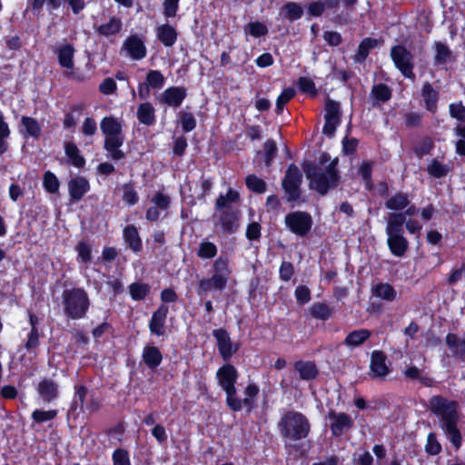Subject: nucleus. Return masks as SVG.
Returning <instances> with one entry per match:
<instances>
[{"label":"nucleus","mask_w":465,"mask_h":465,"mask_svg":"<svg viewBox=\"0 0 465 465\" xmlns=\"http://www.w3.org/2000/svg\"><path fill=\"white\" fill-rule=\"evenodd\" d=\"M337 164L338 158L331 160L327 153L320 155L318 163H304L303 172L310 181V188L321 195H325L329 190L336 188L340 180Z\"/></svg>","instance_id":"obj_1"},{"label":"nucleus","mask_w":465,"mask_h":465,"mask_svg":"<svg viewBox=\"0 0 465 465\" xmlns=\"http://www.w3.org/2000/svg\"><path fill=\"white\" fill-rule=\"evenodd\" d=\"M428 407L433 414L440 418V428L456 449H459L461 444V434L457 428L458 403L455 401L436 395L429 400Z\"/></svg>","instance_id":"obj_2"},{"label":"nucleus","mask_w":465,"mask_h":465,"mask_svg":"<svg viewBox=\"0 0 465 465\" xmlns=\"http://www.w3.org/2000/svg\"><path fill=\"white\" fill-rule=\"evenodd\" d=\"M277 428L285 444L305 439L311 431V423L302 412L287 411L282 413Z\"/></svg>","instance_id":"obj_3"},{"label":"nucleus","mask_w":465,"mask_h":465,"mask_svg":"<svg viewBox=\"0 0 465 465\" xmlns=\"http://www.w3.org/2000/svg\"><path fill=\"white\" fill-rule=\"evenodd\" d=\"M100 127L105 137L104 148L111 159L119 161L124 158L125 153L120 149L124 142L121 123L114 117H104L101 121Z\"/></svg>","instance_id":"obj_4"},{"label":"nucleus","mask_w":465,"mask_h":465,"mask_svg":"<svg viewBox=\"0 0 465 465\" xmlns=\"http://www.w3.org/2000/svg\"><path fill=\"white\" fill-rule=\"evenodd\" d=\"M216 378L220 387L226 393V403L233 411L242 410V401L236 397L235 383L238 378L236 369L231 364H225L218 369Z\"/></svg>","instance_id":"obj_5"},{"label":"nucleus","mask_w":465,"mask_h":465,"mask_svg":"<svg viewBox=\"0 0 465 465\" xmlns=\"http://www.w3.org/2000/svg\"><path fill=\"white\" fill-rule=\"evenodd\" d=\"M385 232L390 252L396 257H403L409 248V242L404 237L401 218L400 216L388 217Z\"/></svg>","instance_id":"obj_6"},{"label":"nucleus","mask_w":465,"mask_h":465,"mask_svg":"<svg viewBox=\"0 0 465 465\" xmlns=\"http://www.w3.org/2000/svg\"><path fill=\"white\" fill-rule=\"evenodd\" d=\"M64 313L71 319H82L89 307V298L83 289L64 291L63 293Z\"/></svg>","instance_id":"obj_7"},{"label":"nucleus","mask_w":465,"mask_h":465,"mask_svg":"<svg viewBox=\"0 0 465 465\" xmlns=\"http://www.w3.org/2000/svg\"><path fill=\"white\" fill-rule=\"evenodd\" d=\"M302 181V175L295 164H291L282 179V185L287 194V201H296L301 194L300 185Z\"/></svg>","instance_id":"obj_8"},{"label":"nucleus","mask_w":465,"mask_h":465,"mask_svg":"<svg viewBox=\"0 0 465 465\" xmlns=\"http://www.w3.org/2000/svg\"><path fill=\"white\" fill-rule=\"evenodd\" d=\"M284 222L292 232L301 237L306 236L312 225L311 215L300 211L288 213Z\"/></svg>","instance_id":"obj_9"},{"label":"nucleus","mask_w":465,"mask_h":465,"mask_svg":"<svg viewBox=\"0 0 465 465\" xmlns=\"http://www.w3.org/2000/svg\"><path fill=\"white\" fill-rule=\"evenodd\" d=\"M391 57L395 66L407 78H414L412 54L402 45H395L391 49Z\"/></svg>","instance_id":"obj_10"},{"label":"nucleus","mask_w":465,"mask_h":465,"mask_svg":"<svg viewBox=\"0 0 465 465\" xmlns=\"http://www.w3.org/2000/svg\"><path fill=\"white\" fill-rule=\"evenodd\" d=\"M39 398L44 403H50L59 396V385L51 378H44L36 387Z\"/></svg>","instance_id":"obj_11"},{"label":"nucleus","mask_w":465,"mask_h":465,"mask_svg":"<svg viewBox=\"0 0 465 465\" xmlns=\"http://www.w3.org/2000/svg\"><path fill=\"white\" fill-rule=\"evenodd\" d=\"M329 418L331 420V430L332 435L335 437L341 436L343 432L349 430L353 425L351 418L343 412L336 413L331 411L329 413Z\"/></svg>","instance_id":"obj_12"},{"label":"nucleus","mask_w":465,"mask_h":465,"mask_svg":"<svg viewBox=\"0 0 465 465\" xmlns=\"http://www.w3.org/2000/svg\"><path fill=\"white\" fill-rule=\"evenodd\" d=\"M168 307L166 305H160L159 308L153 313L149 322V330L152 334L156 336H163L165 333V321L168 314Z\"/></svg>","instance_id":"obj_13"},{"label":"nucleus","mask_w":465,"mask_h":465,"mask_svg":"<svg viewBox=\"0 0 465 465\" xmlns=\"http://www.w3.org/2000/svg\"><path fill=\"white\" fill-rule=\"evenodd\" d=\"M186 96L184 87H169L159 96V102L172 107H178Z\"/></svg>","instance_id":"obj_14"},{"label":"nucleus","mask_w":465,"mask_h":465,"mask_svg":"<svg viewBox=\"0 0 465 465\" xmlns=\"http://www.w3.org/2000/svg\"><path fill=\"white\" fill-rule=\"evenodd\" d=\"M213 336L217 341L218 350L223 358L224 360L230 359L232 353L236 351L237 347H232L229 333L223 329H218L213 331Z\"/></svg>","instance_id":"obj_15"},{"label":"nucleus","mask_w":465,"mask_h":465,"mask_svg":"<svg viewBox=\"0 0 465 465\" xmlns=\"http://www.w3.org/2000/svg\"><path fill=\"white\" fill-rule=\"evenodd\" d=\"M385 361L386 356L382 351H372L370 363L372 378H383L389 373V368Z\"/></svg>","instance_id":"obj_16"},{"label":"nucleus","mask_w":465,"mask_h":465,"mask_svg":"<svg viewBox=\"0 0 465 465\" xmlns=\"http://www.w3.org/2000/svg\"><path fill=\"white\" fill-rule=\"evenodd\" d=\"M219 214L215 213L214 217H218L222 229L224 232H233L237 228V215L231 208L218 209Z\"/></svg>","instance_id":"obj_17"},{"label":"nucleus","mask_w":465,"mask_h":465,"mask_svg":"<svg viewBox=\"0 0 465 465\" xmlns=\"http://www.w3.org/2000/svg\"><path fill=\"white\" fill-rule=\"evenodd\" d=\"M88 181L82 176L75 177L68 183L69 194L72 200L78 202L89 191Z\"/></svg>","instance_id":"obj_18"},{"label":"nucleus","mask_w":465,"mask_h":465,"mask_svg":"<svg viewBox=\"0 0 465 465\" xmlns=\"http://www.w3.org/2000/svg\"><path fill=\"white\" fill-rule=\"evenodd\" d=\"M227 282L213 275L211 278H202L197 283V294L200 297L206 295L212 290L222 291L225 288Z\"/></svg>","instance_id":"obj_19"},{"label":"nucleus","mask_w":465,"mask_h":465,"mask_svg":"<svg viewBox=\"0 0 465 465\" xmlns=\"http://www.w3.org/2000/svg\"><path fill=\"white\" fill-rule=\"evenodd\" d=\"M124 47L133 59L140 60L146 55L144 44L137 35H132L127 38Z\"/></svg>","instance_id":"obj_20"},{"label":"nucleus","mask_w":465,"mask_h":465,"mask_svg":"<svg viewBox=\"0 0 465 465\" xmlns=\"http://www.w3.org/2000/svg\"><path fill=\"white\" fill-rule=\"evenodd\" d=\"M446 344L455 357L465 361V338H460L455 333L446 336Z\"/></svg>","instance_id":"obj_21"},{"label":"nucleus","mask_w":465,"mask_h":465,"mask_svg":"<svg viewBox=\"0 0 465 465\" xmlns=\"http://www.w3.org/2000/svg\"><path fill=\"white\" fill-rule=\"evenodd\" d=\"M156 35L159 41L166 47L173 46L177 40L175 28L168 24L157 26Z\"/></svg>","instance_id":"obj_22"},{"label":"nucleus","mask_w":465,"mask_h":465,"mask_svg":"<svg viewBox=\"0 0 465 465\" xmlns=\"http://www.w3.org/2000/svg\"><path fill=\"white\" fill-rule=\"evenodd\" d=\"M411 203L409 195L404 193H397L391 196L385 202V207L393 211L392 213H401Z\"/></svg>","instance_id":"obj_23"},{"label":"nucleus","mask_w":465,"mask_h":465,"mask_svg":"<svg viewBox=\"0 0 465 465\" xmlns=\"http://www.w3.org/2000/svg\"><path fill=\"white\" fill-rule=\"evenodd\" d=\"M294 369L299 372L300 378L306 381L315 379L319 373L313 361H298L294 363Z\"/></svg>","instance_id":"obj_24"},{"label":"nucleus","mask_w":465,"mask_h":465,"mask_svg":"<svg viewBox=\"0 0 465 465\" xmlns=\"http://www.w3.org/2000/svg\"><path fill=\"white\" fill-rule=\"evenodd\" d=\"M57 57L59 64L66 69L74 68V49L71 45H64L60 46L57 51Z\"/></svg>","instance_id":"obj_25"},{"label":"nucleus","mask_w":465,"mask_h":465,"mask_svg":"<svg viewBox=\"0 0 465 465\" xmlns=\"http://www.w3.org/2000/svg\"><path fill=\"white\" fill-rule=\"evenodd\" d=\"M64 153L67 156L69 163L77 168L84 165L85 160L80 153L78 147L72 142L64 143Z\"/></svg>","instance_id":"obj_26"},{"label":"nucleus","mask_w":465,"mask_h":465,"mask_svg":"<svg viewBox=\"0 0 465 465\" xmlns=\"http://www.w3.org/2000/svg\"><path fill=\"white\" fill-rule=\"evenodd\" d=\"M371 337V331L367 329L355 330L350 332L345 340L344 344L348 347H358L364 343Z\"/></svg>","instance_id":"obj_27"},{"label":"nucleus","mask_w":465,"mask_h":465,"mask_svg":"<svg viewBox=\"0 0 465 465\" xmlns=\"http://www.w3.org/2000/svg\"><path fill=\"white\" fill-rule=\"evenodd\" d=\"M143 359L149 368L154 369L162 362L163 356L157 347L148 346L143 350Z\"/></svg>","instance_id":"obj_28"},{"label":"nucleus","mask_w":465,"mask_h":465,"mask_svg":"<svg viewBox=\"0 0 465 465\" xmlns=\"http://www.w3.org/2000/svg\"><path fill=\"white\" fill-rule=\"evenodd\" d=\"M124 238L134 252H139L141 250L142 240L135 226L129 225L125 227L124 230Z\"/></svg>","instance_id":"obj_29"},{"label":"nucleus","mask_w":465,"mask_h":465,"mask_svg":"<svg viewBox=\"0 0 465 465\" xmlns=\"http://www.w3.org/2000/svg\"><path fill=\"white\" fill-rule=\"evenodd\" d=\"M213 183L208 180H202L200 183H195L190 185V190L193 191L191 194V203H194L195 200H202L210 192Z\"/></svg>","instance_id":"obj_30"},{"label":"nucleus","mask_w":465,"mask_h":465,"mask_svg":"<svg viewBox=\"0 0 465 465\" xmlns=\"http://www.w3.org/2000/svg\"><path fill=\"white\" fill-rule=\"evenodd\" d=\"M421 96L425 102L426 108L430 112H434L437 108L438 93L430 83L423 84Z\"/></svg>","instance_id":"obj_31"},{"label":"nucleus","mask_w":465,"mask_h":465,"mask_svg":"<svg viewBox=\"0 0 465 465\" xmlns=\"http://www.w3.org/2000/svg\"><path fill=\"white\" fill-rule=\"evenodd\" d=\"M371 96L374 99L372 105L375 106L377 103H385L391 97V90L385 84H374L371 91Z\"/></svg>","instance_id":"obj_32"},{"label":"nucleus","mask_w":465,"mask_h":465,"mask_svg":"<svg viewBox=\"0 0 465 465\" xmlns=\"http://www.w3.org/2000/svg\"><path fill=\"white\" fill-rule=\"evenodd\" d=\"M137 118L140 123L145 125H151L155 120L154 108L150 103L140 104L137 110Z\"/></svg>","instance_id":"obj_33"},{"label":"nucleus","mask_w":465,"mask_h":465,"mask_svg":"<svg viewBox=\"0 0 465 465\" xmlns=\"http://www.w3.org/2000/svg\"><path fill=\"white\" fill-rule=\"evenodd\" d=\"M434 64H445L451 57V51L449 46L441 42L434 43Z\"/></svg>","instance_id":"obj_34"},{"label":"nucleus","mask_w":465,"mask_h":465,"mask_svg":"<svg viewBox=\"0 0 465 465\" xmlns=\"http://www.w3.org/2000/svg\"><path fill=\"white\" fill-rule=\"evenodd\" d=\"M378 45V40L376 39H372V38H365L363 39L359 47H358V51L355 54V61L358 62V63H361L363 62L366 57L368 56L370 51L374 48L375 46H377Z\"/></svg>","instance_id":"obj_35"},{"label":"nucleus","mask_w":465,"mask_h":465,"mask_svg":"<svg viewBox=\"0 0 465 465\" xmlns=\"http://www.w3.org/2000/svg\"><path fill=\"white\" fill-rule=\"evenodd\" d=\"M448 164H443L437 159H432L427 167L428 173L434 178H441L450 172Z\"/></svg>","instance_id":"obj_36"},{"label":"nucleus","mask_w":465,"mask_h":465,"mask_svg":"<svg viewBox=\"0 0 465 465\" xmlns=\"http://www.w3.org/2000/svg\"><path fill=\"white\" fill-rule=\"evenodd\" d=\"M282 13L288 20L294 21L300 19L302 16L303 9L299 4L289 2L282 6Z\"/></svg>","instance_id":"obj_37"},{"label":"nucleus","mask_w":465,"mask_h":465,"mask_svg":"<svg viewBox=\"0 0 465 465\" xmlns=\"http://www.w3.org/2000/svg\"><path fill=\"white\" fill-rule=\"evenodd\" d=\"M374 295L382 300L391 302L396 298L397 292L389 283H379L374 288Z\"/></svg>","instance_id":"obj_38"},{"label":"nucleus","mask_w":465,"mask_h":465,"mask_svg":"<svg viewBox=\"0 0 465 465\" xmlns=\"http://www.w3.org/2000/svg\"><path fill=\"white\" fill-rule=\"evenodd\" d=\"M214 276L219 277L220 279L225 281L227 282L230 270L228 266V260L226 258L219 257L213 264Z\"/></svg>","instance_id":"obj_39"},{"label":"nucleus","mask_w":465,"mask_h":465,"mask_svg":"<svg viewBox=\"0 0 465 465\" xmlns=\"http://www.w3.org/2000/svg\"><path fill=\"white\" fill-rule=\"evenodd\" d=\"M121 26V20L116 17H112L107 23L101 25L97 31L102 35L109 36L118 33Z\"/></svg>","instance_id":"obj_40"},{"label":"nucleus","mask_w":465,"mask_h":465,"mask_svg":"<svg viewBox=\"0 0 465 465\" xmlns=\"http://www.w3.org/2000/svg\"><path fill=\"white\" fill-rule=\"evenodd\" d=\"M310 312L313 318L322 321L328 320L332 314L330 307L322 302L312 304L310 307Z\"/></svg>","instance_id":"obj_41"},{"label":"nucleus","mask_w":465,"mask_h":465,"mask_svg":"<svg viewBox=\"0 0 465 465\" xmlns=\"http://www.w3.org/2000/svg\"><path fill=\"white\" fill-rule=\"evenodd\" d=\"M146 84L148 86L145 87L146 94L149 91V87L152 88H162L164 84V77L160 71L151 70L146 75Z\"/></svg>","instance_id":"obj_42"},{"label":"nucleus","mask_w":465,"mask_h":465,"mask_svg":"<svg viewBox=\"0 0 465 465\" xmlns=\"http://www.w3.org/2000/svg\"><path fill=\"white\" fill-rule=\"evenodd\" d=\"M325 112L324 119L341 122V107L339 103L328 98L325 103Z\"/></svg>","instance_id":"obj_43"},{"label":"nucleus","mask_w":465,"mask_h":465,"mask_svg":"<svg viewBox=\"0 0 465 465\" xmlns=\"http://www.w3.org/2000/svg\"><path fill=\"white\" fill-rule=\"evenodd\" d=\"M21 122L28 135L35 138H38L40 136L41 128L35 119L29 116H23Z\"/></svg>","instance_id":"obj_44"},{"label":"nucleus","mask_w":465,"mask_h":465,"mask_svg":"<svg viewBox=\"0 0 465 465\" xmlns=\"http://www.w3.org/2000/svg\"><path fill=\"white\" fill-rule=\"evenodd\" d=\"M129 291L132 298L139 301L144 299L148 295L150 287L145 283L134 282L129 286Z\"/></svg>","instance_id":"obj_45"},{"label":"nucleus","mask_w":465,"mask_h":465,"mask_svg":"<svg viewBox=\"0 0 465 465\" xmlns=\"http://www.w3.org/2000/svg\"><path fill=\"white\" fill-rule=\"evenodd\" d=\"M218 249L211 242H203L200 243L197 255L202 259H212L216 256Z\"/></svg>","instance_id":"obj_46"},{"label":"nucleus","mask_w":465,"mask_h":465,"mask_svg":"<svg viewBox=\"0 0 465 465\" xmlns=\"http://www.w3.org/2000/svg\"><path fill=\"white\" fill-rule=\"evenodd\" d=\"M278 152L276 143L273 140H267L263 143L264 163L270 167Z\"/></svg>","instance_id":"obj_47"},{"label":"nucleus","mask_w":465,"mask_h":465,"mask_svg":"<svg viewBox=\"0 0 465 465\" xmlns=\"http://www.w3.org/2000/svg\"><path fill=\"white\" fill-rule=\"evenodd\" d=\"M246 185L251 191L257 193H262L266 191V183L254 174L246 177Z\"/></svg>","instance_id":"obj_48"},{"label":"nucleus","mask_w":465,"mask_h":465,"mask_svg":"<svg viewBox=\"0 0 465 465\" xmlns=\"http://www.w3.org/2000/svg\"><path fill=\"white\" fill-rule=\"evenodd\" d=\"M10 135L8 124L5 122L3 113L0 111V154L7 151L8 145L5 140Z\"/></svg>","instance_id":"obj_49"},{"label":"nucleus","mask_w":465,"mask_h":465,"mask_svg":"<svg viewBox=\"0 0 465 465\" xmlns=\"http://www.w3.org/2000/svg\"><path fill=\"white\" fill-rule=\"evenodd\" d=\"M43 184L45 189L50 193H55L60 186L57 177L50 171L45 172Z\"/></svg>","instance_id":"obj_50"},{"label":"nucleus","mask_w":465,"mask_h":465,"mask_svg":"<svg viewBox=\"0 0 465 465\" xmlns=\"http://www.w3.org/2000/svg\"><path fill=\"white\" fill-rule=\"evenodd\" d=\"M244 32L254 37H260L267 35L268 29L266 25L261 22H252L245 25Z\"/></svg>","instance_id":"obj_51"},{"label":"nucleus","mask_w":465,"mask_h":465,"mask_svg":"<svg viewBox=\"0 0 465 465\" xmlns=\"http://www.w3.org/2000/svg\"><path fill=\"white\" fill-rule=\"evenodd\" d=\"M87 392H88V390L84 385L75 387L74 398V401H73L72 406H71V409L73 411H75L78 408H80L81 410L83 409L84 399L87 395Z\"/></svg>","instance_id":"obj_52"},{"label":"nucleus","mask_w":465,"mask_h":465,"mask_svg":"<svg viewBox=\"0 0 465 465\" xmlns=\"http://www.w3.org/2000/svg\"><path fill=\"white\" fill-rule=\"evenodd\" d=\"M239 199V193L236 191L229 190L226 195H220L216 200V208H230V203H235Z\"/></svg>","instance_id":"obj_53"},{"label":"nucleus","mask_w":465,"mask_h":465,"mask_svg":"<svg viewBox=\"0 0 465 465\" xmlns=\"http://www.w3.org/2000/svg\"><path fill=\"white\" fill-rule=\"evenodd\" d=\"M57 415V411L55 410H50V411H43V410H35L32 413V419L36 423H42L45 421L51 420L54 419Z\"/></svg>","instance_id":"obj_54"},{"label":"nucleus","mask_w":465,"mask_h":465,"mask_svg":"<svg viewBox=\"0 0 465 465\" xmlns=\"http://www.w3.org/2000/svg\"><path fill=\"white\" fill-rule=\"evenodd\" d=\"M259 393V388L254 383H250L247 385L244 391L245 397L242 401V407L247 406L252 407V399L255 398Z\"/></svg>","instance_id":"obj_55"},{"label":"nucleus","mask_w":465,"mask_h":465,"mask_svg":"<svg viewBox=\"0 0 465 465\" xmlns=\"http://www.w3.org/2000/svg\"><path fill=\"white\" fill-rule=\"evenodd\" d=\"M295 94V90L293 88L288 87L285 88L282 94L279 95L276 101V111L280 113L282 111L283 105L287 104Z\"/></svg>","instance_id":"obj_56"},{"label":"nucleus","mask_w":465,"mask_h":465,"mask_svg":"<svg viewBox=\"0 0 465 465\" xmlns=\"http://www.w3.org/2000/svg\"><path fill=\"white\" fill-rule=\"evenodd\" d=\"M298 86L302 93L315 95L317 94L313 81L309 77H300Z\"/></svg>","instance_id":"obj_57"},{"label":"nucleus","mask_w":465,"mask_h":465,"mask_svg":"<svg viewBox=\"0 0 465 465\" xmlns=\"http://www.w3.org/2000/svg\"><path fill=\"white\" fill-rule=\"evenodd\" d=\"M123 199L129 204L134 205L138 202V194L130 184H124L123 187Z\"/></svg>","instance_id":"obj_58"},{"label":"nucleus","mask_w":465,"mask_h":465,"mask_svg":"<svg viewBox=\"0 0 465 465\" xmlns=\"http://www.w3.org/2000/svg\"><path fill=\"white\" fill-rule=\"evenodd\" d=\"M441 450V446L438 442L434 433H430L427 439L426 451L430 455H436Z\"/></svg>","instance_id":"obj_59"},{"label":"nucleus","mask_w":465,"mask_h":465,"mask_svg":"<svg viewBox=\"0 0 465 465\" xmlns=\"http://www.w3.org/2000/svg\"><path fill=\"white\" fill-rule=\"evenodd\" d=\"M114 465H131L128 452L123 449H117L113 454Z\"/></svg>","instance_id":"obj_60"},{"label":"nucleus","mask_w":465,"mask_h":465,"mask_svg":"<svg viewBox=\"0 0 465 465\" xmlns=\"http://www.w3.org/2000/svg\"><path fill=\"white\" fill-rule=\"evenodd\" d=\"M450 114L458 121H465V106L460 102L450 104Z\"/></svg>","instance_id":"obj_61"},{"label":"nucleus","mask_w":465,"mask_h":465,"mask_svg":"<svg viewBox=\"0 0 465 465\" xmlns=\"http://www.w3.org/2000/svg\"><path fill=\"white\" fill-rule=\"evenodd\" d=\"M163 15L166 17H174L176 15L179 0H163Z\"/></svg>","instance_id":"obj_62"},{"label":"nucleus","mask_w":465,"mask_h":465,"mask_svg":"<svg viewBox=\"0 0 465 465\" xmlns=\"http://www.w3.org/2000/svg\"><path fill=\"white\" fill-rule=\"evenodd\" d=\"M182 128L184 132H190L196 126L194 116L191 113H183L181 118Z\"/></svg>","instance_id":"obj_63"},{"label":"nucleus","mask_w":465,"mask_h":465,"mask_svg":"<svg viewBox=\"0 0 465 465\" xmlns=\"http://www.w3.org/2000/svg\"><path fill=\"white\" fill-rule=\"evenodd\" d=\"M295 298L301 304H305L311 300V292L308 287L300 285L295 290Z\"/></svg>","instance_id":"obj_64"}]
</instances>
